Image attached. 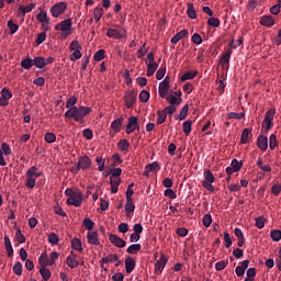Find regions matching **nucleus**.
<instances>
[{
    "mask_svg": "<svg viewBox=\"0 0 281 281\" xmlns=\"http://www.w3.org/2000/svg\"><path fill=\"white\" fill-rule=\"evenodd\" d=\"M77 103L78 98L76 95L70 97L66 101V109H68V111L65 112V117L72 119L75 122H82V120H85L93 109L82 105L78 108L76 106Z\"/></svg>",
    "mask_w": 281,
    "mask_h": 281,
    "instance_id": "1",
    "label": "nucleus"
},
{
    "mask_svg": "<svg viewBox=\"0 0 281 281\" xmlns=\"http://www.w3.org/2000/svg\"><path fill=\"white\" fill-rule=\"evenodd\" d=\"M71 18L61 21L59 24L55 26L56 32H63L61 38H67V36H71Z\"/></svg>",
    "mask_w": 281,
    "mask_h": 281,
    "instance_id": "2",
    "label": "nucleus"
},
{
    "mask_svg": "<svg viewBox=\"0 0 281 281\" xmlns=\"http://www.w3.org/2000/svg\"><path fill=\"white\" fill-rule=\"evenodd\" d=\"M276 115V110L270 109L265 114V120L262 122V127L266 128V131H271L273 127V116Z\"/></svg>",
    "mask_w": 281,
    "mask_h": 281,
    "instance_id": "3",
    "label": "nucleus"
},
{
    "mask_svg": "<svg viewBox=\"0 0 281 281\" xmlns=\"http://www.w3.org/2000/svg\"><path fill=\"white\" fill-rule=\"evenodd\" d=\"M67 10V2H58L50 8V14L54 19H58Z\"/></svg>",
    "mask_w": 281,
    "mask_h": 281,
    "instance_id": "4",
    "label": "nucleus"
},
{
    "mask_svg": "<svg viewBox=\"0 0 281 281\" xmlns=\"http://www.w3.org/2000/svg\"><path fill=\"white\" fill-rule=\"evenodd\" d=\"M168 91H170V77H166L158 87V93L160 98H166L168 95Z\"/></svg>",
    "mask_w": 281,
    "mask_h": 281,
    "instance_id": "5",
    "label": "nucleus"
},
{
    "mask_svg": "<svg viewBox=\"0 0 281 281\" xmlns=\"http://www.w3.org/2000/svg\"><path fill=\"white\" fill-rule=\"evenodd\" d=\"M137 102V90H131L125 94V106L126 109H133V104Z\"/></svg>",
    "mask_w": 281,
    "mask_h": 281,
    "instance_id": "6",
    "label": "nucleus"
},
{
    "mask_svg": "<svg viewBox=\"0 0 281 281\" xmlns=\"http://www.w3.org/2000/svg\"><path fill=\"white\" fill-rule=\"evenodd\" d=\"M135 131H139V123L136 116H130L125 133L131 135V133H135Z\"/></svg>",
    "mask_w": 281,
    "mask_h": 281,
    "instance_id": "7",
    "label": "nucleus"
},
{
    "mask_svg": "<svg viewBox=\"0 0 281 281\" xmlns=\"http://www.w3.org/2000/svg\"><path fill=\"white\" fill-rule=\"evenodd\" d=\"M91 158L88 156H81L77 162L80 170H89V168H91Z\"/></svg>",
    "mask_w": 281,
    "mask_h": 281,
    "instance_id": "8",
    "label": "nucleus"
},
{
    "mask_svg": "<svg viewBox=\"0 0 281 281\" xmlns=\"http://www.w3.org/2000/svg\"><path fill=\"white\" fill-rule=\"evenodd\" d=\"M168 263L166 256L161 255L160 258L155 263V273H161Z\"/></svg>",
    "mask_w": 281,
    "mask_h": 281,
    "instance_id": "9",
    "label": "nucleus"
},
{
    "mask_svg": "<svg viewBox=\"0 0 281 281\" xmlns=\"http://www.w3.org/2000/svg\"><path fill=\"white\" fill-rule=\"evenodd\" d=\"M109 239L110 243H112V245L115 247H119V249L126 247L125 240L120 238L117 235L110 234Z\"/></svg>",
    "mask_w": 281,
    "mask_h": 281,
    "instance_id": "10",
    "label": "nucleus"
},
{
    "mask_svg": "<svg viewBox=\"0 0 281 281\" xmlns=\"http://www.w3.org/2000/svg\"><path fill=\"white\" fill-rule=\"evenodd\" d=\"M232 54H233L232 48H228L227 50H225V52L222 54V56H221V58H220V65H221L222 67H225V65H227V67H229V60H231V58H232Z\"/></svg>",
    "mask_w": 281,
    "mask_h": 281,
    "instance_id": "11",
    "label": "nucleus"
},
{
    "mask_svg": "<svg viewBox=\"0 0 281 281\" xmlns=\"http://www.w3.org/2000/svg\"><path fill=\"white\" fill-rule=\"evenodd\" d=\"M87 240L90 245H100V239L98 238V232L97 231H89L87 234Z\"/></svg>",
    "mask_w": 281,
    "mask_h": 281,
    "instance_id": "12",
    "label": "nucleus"
},
{
    "mask_svg": "<svg viewBox=\"0 0 281 281\" xmlns=\"http://www.w3.org/2000/svg\"><path fill=\"white\" fill-rule=\"evenodd\" d=\"M257 146L260 148V150H267L269 148V138L265 135H259L257 138Z\"/></svg>",
    "mask_w": 281,
    "mask_h": 281,
    "instance_id": "13",
    "label": "nucleus"
},
{
    "mask_svg": "<svg viewBox=\"0 0 281 281\" xmlns=\"http://www.w3.org/2000/svg\"><path fill=\"white\" fill-rule=\"evenodd\" d=\"M260 25H263V27H273L276 20L271 15H263L260 19Z\"/></svg>",
    "mask_w": 281,
    "mask_h": 281,
    "instance_id": "14",
    "label": "nucleus"
},
{
    "mask_svg": "<svg viewBox=\"0 0 281 281\" xmlns=\"http://www.w3.org/2000/svg\"><path fill=\"white\" fill-rule=\"evenodd\" d=\"M165 100L169 103V105L179 106L181 102H183V99L175 97V94H167L165 97Z\"/></svg>",
    "mask_w": 281,
    "mask_h": 281,
    "instance_id": "15",
    "label": "nucleus"
},
{
    "mask_svg": "<svg viewBox=\"0 0 281 281\" xmlns=\"http://www.w3.org/2000/svg\"><path fill=\"white\" fill-rule=\"evenodd\" d=\"M214 181H216V178H214L212 170H204V180L202 181V186H205V183H214Z\"/></svg>",
    "mask_w": 281,
    "mask_h": 281,
    "instance_id": "16",
    "label": "nucleus"
},
{
    "mask_svg": "<svg viewBox=\"0 0 281 281\" xmlns=\"http://www.w3.org/2000/svg\"><path fill=\"white\" fill-rule=\"evenodd\" d=\"M135 269V259L132 257H126L125 258V271L126 273H133Z\"/></svg>",
    "mask_w": 281,
    "mask_h": 281,
    "instance_id": "17",
    "label": "nucleus"
},
{
    "mask_svg": "<svg viewBox=\"0 0 281 281\" xmlns=\"http://www.w3.org/2000/svg\"><path fill=\"white\" fill-rule=\"evenodd\" d=\"M117 148L119 150H121V153H124V155H126V153H128V148H131V143L123 138L119 140Z\"/></svg>",
    "mask_w": 281,
    "mask_h": 281,
    "instance_id": "18",
    "label": "nucleus"
},
{
    "mask_svg": "<svg viewBox=\"0 0 281 281\" xmlns=\"http://www.w3.org/2000/svg\"><path fill=\"white\" fill-rule=\"evenodd\" d=\"M4 247L7 249L8 258H12V256H14V249L12 248L10 237L8 236H4Z\"/></svg>",
    "mask_w": 281,
    "mask_h": 281,
    "instance_id": "19",
    "label": "nucleus"
},
{
    "mask_svg": "<svg viewBox=\"0 0 281 281\" xmlns=\"http://www.w3.org/2000/svg\"><path fill=\"white\" fill-rule=\"evenodd\" d=\"M122 122H124V117H119L111 123V128L114 133H120L122 131Z\"/></svg>",
    "mask_w": 281,
    "mask_h": 281,
    "instance_id": "20",
    "label": "nucleus"
},
{
    "mask_svg": "<svg viewBox=\"0 0 281 281\" xmlns=\"http://www.w3.org/2000/svg\"><path fill=\"white\" fill-rule=\"evenodd\" d=\"M68 205H74L75 207H80L82 205V198L72 195L71 198L67 199Z\"/></svg>",
    "mask_w": 281,
    "mask_h": 281,
    "instance_id": "21",
    "label": "nucleus"
},
{
    "mask_svg": "<svg viewBox=\"0 0 281 281\" xmlns=\"http://www.w3.org/2000/svg\"><path fill=\"white\" fill-rule=\"evenodd\" d=\"M188 30H181L171 38V43L173 45H177L181 41V38H186Z\"/></svg>",
    "mask_w": 281,
    "mask_h": 281,
    "instance_id": "22",
    "label": "nucleus"
},
{
    "mask_svg": "<svg viewBox=\"0 0 281 281\" xmlns=\"http://www.w3.org/2000/svg\"><path fill=\"white\" fill-rule=\"evenodd\" d=\"M251 137H252L251 131H249V128H244L241 132L240 143L248 144L249 139H251Z\"/></svg>",
    "mask_w": 281,
    "mask_h": 281,
    "instance_id": "23",
    "label": "nucleus"
},
{
    "mask_svg": "<svg viewBox=\"0 0 281 281\" xmlns=\"http://www.w3.org/2000/svg\"><path fill=\"white\" fill-rule=\"evenodd\" d=\"M106 36L109 38H116V40L124 38V35H122V33H120V31L115 29H108Z\"/></svg>",
    "mask_w": 281,
    "mask_h": 281,
    "instance_id": "24",
    "label": "nucleus"
},
{
    "mask_svg": "<svg viewBox=\"0 0 281 281\" xmlns=\"http://www.w3.org/2000/svg\"><path fill=\"white\" fill-rule=\"evenodd\" d=\"M43 172H38V167L33 166L31 167L27 171H26V177H35L36 179H38V177H42Z\"/></svg>",
    "mask_w": 281,
    "mask_h": 281,
    "instance_id": "25",
    "label": "nucleus"
},
{
    "mask_svg": "<svg viewBox=\"0 0 281 281\" xmlns=\"http://www.w3.org/2000/svg\"><path fill=\"white\" fill-rule=\"evenodd\" d=\"M37 21H40V23H42L43 25H49V18L47 16V12L45 11H41L37 16H36Z\"/></svg>",
    "mask_w": 281,
    "mask_h": 281,
    "instance_id": "26",
    "label": "nucleus"
},
{
    "mask_svg": "<svg viewBox=\"0 0 281 281\" xmlns=\"http://www.w3.org/2000/svg\"><path fill=\"white\" fill-rule=\"evenodd\" d=\"M133 212H135V203H133V200H126L125 216H131Z\"/></svg>",
    "mask_w": 281,
    "mask_h": 281,
    "instance_id": "27",
    "label": "nucleus"
},
{
    "mask_svg": "<svg viewBox=\"0 0 281 281\" xmlns=\"http://www.w3.org/2000/svg\"><path fill=\"white\" fill-rule=\"evenodd\" d=\"M158 67L159 65L157 63H149L147 65V72H146L147 78H150V76H155V71H157Z\"/></svg>",
    "mask_w": 281,
    "mask_h": 281,
    "instance_id": "28",
    "label": "nucleus"
},
{
    "mask_svg": "<svg viewBox=\"0 0 281 281\" xmlns=\"http://www.w3.org/2000/svg\"><path fill=\"white\" fill-rule=\"evenodd\" d=\"M196 74H199V71H196V70L195 71H187L181 76L180 80H181V82H186V80H194V78H196Z\"/></svg>",
    "mask_w": 281,
    "mask_h": 281,
    "instance_id": "29",
    "label": "nucleus"
},
{
    "mask_svg": "<svg viewBox=\"0 0 281 281\" xmlns=\"http://www.w3.org/2000/svg\"><path fill=\"white\" fill-rule=\"evenodd\" d=\"M21 67H23V69H26V70L32 69V67H34V59L30 57L22 59Z\"/></svg>",
    "mask_w": 281,
    "mask_h": 281,
    "instance_id": "30",
    "label": "nucleus"
},
{
    "mask_svg": "<svg viewBox=\"0 0 281 281\" xmlns=\"http://www.w3.org/2000/svg\"><path fill=\"white\" fill-rule=\"evenodd\" d=\"M33 67H36L37 69H43L45 67V57H35L33 59Z\"/></svg>",
    "mask_w": 281,
    "mask_h": 281,
    "instance_id": "31",
    "label": "nucleus"
},
{
    "mask_svg": "<svg viewBox=\"0 0 281 281\" xmlns=\"http://www.w3.org/2000/svg\"><path fill=\"white\" fill-rule=\"evenodd\" d=\"M71 247L72 249H75L76 251H79V252H82L83 249H82V241H80L79 238H72L71 239Z\"/></svg>",
    "mask_w": 281,
    "mask_h": 281,
    "instance_id": "32",
    "label": "nucleus"
},
{
    "mask_svg": "<svg viewBox=\"0 0 281 281\" xmlns=\"http://www.w3.org/2000/svg\"><path fill=\"white\" fill-rule=\"evenodd\" d=\"M187 5V14L189 19H196V10L194 9V4L192 2H189Z\"/></svg>",
    "mask_w": 281,
    "mask_h": 281,
    "instance_id": "33",
    "label": "nucleus"
},
{
    "mask_svg": "<svg viewBox=\"0 0 281 281\" xmlns=\"http://www.w3.org/2000/svg\"><path fill=\"white\" fill-rule=\"evenodd\" d=\"M40 273L44 281H48L49 278H52V271L49 269H47V267H42L40 269Z\"/></svg>",
    "mask_w": 281,
    "mask_h": 281,
    "instance_id": "34",
    "label": "nucleus"
},
{
    "mask_svg": "<svg viewBox=\"0 0 281 281\" xmlns=\"http://www.w3.org/2000/svg\"><path fill=\"white\" fill-rule=\"evenodd\" d=\"M7 27H9L10 34H16L19 32V24L14 23L12 20L7 22Z\"/></svg>",
    "mask_w": 281,
    "mask_h": 281,
    "instance_id": "35",
    "label": "nucleus"
},
{
    "mask_svg": "<svg viewBox=\"0 0 281 281\" xmlns=\"http://www.w3.org/2000/svg\"><path fill=\"white\" fill-rule=\"evenodd\" d=\"M277 146H278V136H276V134H271L269 137L270 150H276Z\"/></svg>",
    "mask_w": 281,
    "mask_h": 281,
    "instance_id": "36",
    "label": "nucleus"
},
{
    "mask_svg": "<svg viewBox=\"0 0 281 281\" xmlns=\"http://www.w3.org/2000/svg\"><path fill=\"white\" fill-rule=\"evenodd\" d=\"M66 262H67L68 267H70V269H76V267H78V265H80V262L71 256L67 257Z\"/></svg>",
    "mask_w": 281,
    "mask_h": 281,
    "instance_id": "37",
    "label": "nucleus"
},
{
    "mask_svg": "<svg viewBox=\"0 0 281 281\" xmlns=\"http://www.w3.org/2000/svg\"><path fill=\"white\" fill-rule=\"evenodd\" d=\"M115 260H117V255H108L106 257H103L101 259V265H106L108 262H115Z\"/></svg>",
    "mask_w": 281,
    "mask_h": 281,
    "instance_id": "38",
    "label": "nucleus"
},
{
    "mask_svg": "<svg viewBox=\"0 0 281 281\" xmlns=\"http://www.w3.org/2000/svg\"><path fill=\"white\" fill-rule=\"evenodd\" d=\"M270 238H272V240L274 243H280V240H281V231L280 229L271 231Z\"/></svg>",
    "mask_w": 281,
    "mask_h": 281,
    "instance_id": "39",
    "label": "nucleus"
},
{
    "mask_svg": "<svg viewBox=\"0 0 281 281\" xmlns=\"http://www.w3.org/2000/svg\"><path fill=\"white\" fill-rule=\"evenodd\" d=\"M182 131L186 135L192 133V121L188 120L182 124Z\"/></svg>",
    "mask_w": 281,
    "mask_h": 281,
    "instance_id": "40",
    "label": "nucleus"
},
{
    "mask_svg": "<svg viewBox=\"0 0 281 281\" xmlns=\"http://www.w3.org/2000/svg\"><path fill=\"white\" fill-rule=\"evenodd\" d=\"M228 120H243L245 117V112L236 113V112H229L227 114Z\"/></svg>",
    "mask_w": 281,
    "mask_h": 281,
    "instance_id": "41",
    "label": "nucleus"
},
{
    "mask_svg": "<svg viewBox=\"0 0 281 281\" xmlns=\"http://www.w3.org/2000/svg\"><path fill=\"white\" fill-rule=\"evenodd\" d=\"M147 170H149L150 172H159V170H161V167L159 166V162L154 161L147 165Z\"/></svg>",
    "mask_w": 281,
    "mask_h": 281,
    "instance_id": "42",
    "label": "nucleus"
},
{
    "mask_svg": "<svg viewBox=\"0 0 281 281\" xmlns=\"http://www.w3.org/2000/svg\"><path fill=\"white\" fill-rule=\"evenodd\" d=\"M157 115H158L157 124H164V122H166L168 117V114L164 110L158 111Z\"/></svg>",
    "mask_w": 281,
    "mask_h": 281,
    "instance_id": "43",
    "label": "nucleus"
},
{
    "mask_svg": "<svg viewBox=\"0 0 281 281\" xmlns=\"http://www.w3.org/2000/svg\"><path fill=\"white\" fill-rule=\"evenodd\" d=\"M138 98L140 102H148V100H150V92L147 90H142Z\"/></svg>",
    "mask_w": 281,
    "mask_h": 281,
    "instance_id": "44",
    "label": "nucleus"
},
{
    "mask_svg": "<svg viewBox=\"0 0 281 281\" xmlns=\"http://www.w3.org/2000/svg\"><path fill=\"white\" fill-rule=\"evenodd\" d=\"M246 276L245 281H254V278H256V268H249Z\"/></svg>",
    "mask_w": 281,
    "mask_h": 281,
    "instance_id": "45",
    "label": "nucleus"
},
{
    "mask_svg": "<svg viewBox=\"0 0 281 281\" xmlns=\"http://www.w3.org/2000/svg\"><path fill=\"white\" fill-rule=\"evenodd\" d=\"M13 272L15 273V276H23V263H21L20 261H18V262L13 266Z\"/></svg>",
    "mask_w": 281,
    "mask_h": 281,
    "instance_id": "46",
    "label": "nucleus"
},
{
    "mask_svg": "<svg viewBox=\"0 0 281 281\" xmlns=\"http://www.w3.org/2000/svg\"><path fill=\"white\" fill-rule=\"evenodd\" d=\"M142 250L140 244H133L127 248V254H137V251Z\"/></svg>",
    "mask_w": 281,
    "mask_h": 281,
    "instance_id": "47",
    "label": "nucleus"
},
{
    "mask_svg": "<svg viewBox=\"0 0 281 281\" xmlns=\"http://www.w3.org/2000/svg\"><path fill=\"white\" fill-rule=\"evenodd\" d=\"M105 50L104 49H99L95 54H94V56H93V58H94V60L97 61V63H100L101 60H104V58H105Z\"/></svg>",
    "mask_w": 281,
    "mask_h": 281,
    "instance_id": "48",
    "label": "nucleus"
},
{
    "mask_svg": "<svg viewBox=\"0 0 281 281\" xmlns=\"http://www.w3.org/2000/svg\"><path fill=\"white\" fill-rule=\"evenodd\" d=\"M69 49H70V52H78V50L82 49V45H80V42H78V41H72L69 44Z\"/></svg>",
    "mask_w": 281,
    "mask_h": 281,
    "instance_id": "49",
    "label": "nucleus"
},
{
    "mask_svg": "<svg viewBox=\"0 0 281 281\" xmlns=\"http://www.w3.org/2000/svg\"><path fill=\"white\" fill-rule=\"evenodd\" d=\"M188 111H190V106L188 104L183 105V108L180 111L179 120L183 121L186 117H188Z\"/></svg>",
    "mask_w": 281,
    "mask_h": 281,
    "instance_id": "50",
    "label": "nucleus"
},
{
    "mask_svg": "<svg viewBox=\"0 0 281 281\" xmlns=\"http://www.w3.org/2000/svg\"><path fill=\"white\" fill-rule=\"evenodd\" d=\"M44 139L47 142V144H54V142H56V134L47 132L44 136Z\"/></svg>",
    "mask_w": 281,
    "mask_h": 281,
    "instance_id": "51",
    "label": "nucleus"
},
{
    "mask_svg": "<svg viewBox=\"0 0 281 281\" xmlns=\"http://www.w3.org/2000/svg\"><path fill=\"white\" fill-rule=\"evenodd\" d=\"M15 240H18V243H20V245L25 243V235L21 234L20 227H18L15 231Z\"/></svg>",
    "mask_w": 281,
    "mask_h": 281,
    "instance_id": "52",
    "label": "nucleus"
},
{
    "mask_svg": "<svg viewBox=\"0 0 281 281\" xmlns=\"http://www.w3.org/2000/svg\"><path fill=\"white\" fill-rule=\"evenodd\" d=\"M59 240L60 238L58 237V235H56V233H50L48 235V243H50V245H58Z\"/></svg>",
    "mask_w": 281,
    "mask_h": 281,
    "instance_id": "53",
    "label": "nucleus"
},
{
    "mask_svg": "<svg viewBox=\"0 0 281 281\" xmlns=\"http://www.w3.org/2000/svg\"><path fill=\"white\" fill-rule=\"evenodd\" d=\"M231 166L235 170V172H238L240 168H243V161H238V159H233Z\"/></svg>",
    "mask_w": 281,
    "mask_h": 281,
    "instance_id": "54",
    "label": "nucleus"
},
{
    "mask_svg": "<svg viewBox=\"0 0 281 281\" xmlns=\"http://www.w3.org/2000/svg\"><path fill=\"white\" fill-rule=\"evenodd\" d=\"M207 25H210L211 27H220L221 20H218V18H210L207 20Z\"/></svg>",
    "mask_w": 281,
    "mask_h": 281,
    "instance_id": "55",
    "label": "nucleus"
},
{
    "mask_svg": "<svg viewBox=\"0 0 281 281\" xmlns=\"http://www.w3.org/2000/svg\"><path fill=\"white\" fill-rule=\"evenodd\" d=\"M0 150H1L7 157H8V155H12V148L10 147V145H8V143H2Z\"/></svg>",
    "mask_w": 281,
    "mask_h": 281,
    "instance_id": "56",
    "label": "nucleus"
},
{
    "mask_svg": "<svg viewBox=\"0 0 281 281\" xmlns=\"http://www.w3.org/2000/svg\"><path fill=\"white\" fill-rule=\"evenodd\" d=\"M47 260H49V258L47 257V254L43 252L40 258H38V262L41 265V268L43 267H47Z\"/></svg>",
    "mask_w": 281,
    "mask_h": 281,
    "instance_id": "57",
    "label": "nucleus"
},
{
    "mask_svg": "<svg viewBox=\"0 0 281 281\" xmlns=\"http://www.w3.org/2000/svg\"><path fill=\"white\" fill-rule=\"evenodd\" d=\"M95 223L93 221H91V218H85L83 220V226L86 227V229H88L89 232H91V229H93Z\"/></svg>",
    "mask_w": 281,
    "mask_h": 281,
    "instance_id": "58",
    "label": "nucleus"
},
{
    "mask_svg": "<svg viewBox=\"0 0 281 281\" xmlns=\"http://www.w3.org/2000/svg\"><path fill=\"white\" fill-rule=\"evenodd\" d=\"M74 53L70 55L71 63H76V60H80L82 58V53L80 50H72Z\"/></svg>",
    "mask_w": 281,
    "mask_h": 281,
    "instance_id": "59",
    "label": "nucleus"
},
{
    "mask_svg": "<svg viewBox=\"0 0 281 281\" xmlns=\"http://www.w3.org/2000/svg\"><path fill=\"white\" fill-rule=\"evenodd\" d=\"M227 265H229V261H227V260L218 261L215 263V269H216V271H223V269H225V267H227Z\"/></svg>",
    "mask_w": 281,
    "mask_h": 281,
    "instance_id": "60",
    "label": "nucleus"
},
{
    "mask_svg": "<svg viewBox=\"0 0 281 281\" xmlns=\"http://www.w3.org/2000/svg\"><path fill=\"white\" fill-rule=\"evenodd\" d=\"M95 161H97V164H98V170H99V172H102V171H104V164H105V160L102 158V157H100V156H98L97 158H95Z\"/></svg>",
    "mask_w": 281,
    "mask_h": 281,
    "instance_id": "61",
    "label": "nucleus"
},
{
    "mask_svg": "<svg viewBox=\"0 0 281 281\" xmlns=\"http://www.w3.org/2000/svg\"><path fill=\"white\" fill-rule=\"evenodd\" d=\"M256 227H258V229H263L265 228V216H259L256 217Z\"/></svg>",
    "mask_w": 281,
    "mask_h": 281,
    "instance_id": "62",
    "label": "nucleus"
},
{
    "mask_svg": "<svg viewBox=\"0 0 281 281\" xmlns=\"http://www.w3.org/2000/svg\"><path fill=\"white\" fill-rule=\"evenodd\" d=\"M202 223L204 227H210V225H212V215L205 214L202 218Z\"/></svg>",
    "mask_w": 281,
    "mask_h": 281,
    "instance_id": "63",
    "label": "nucleus"
},
{
    "mask_svg": "<svg viewBox=\"0 0 281 281\" xmlns=\"http://www.w3.org/2000/svg\"><path fill=\"white\" fill-rule=\"evenodd\" d=\"M1 98H3L4 100H10L12 98V93L10 92V89L3 88L1 90Z\"/></svg>",
    "mask_w": 281,
    "mask_h": 281,
    "instance_id": "64",
    "label": "nucleus"
}]
</instances>
